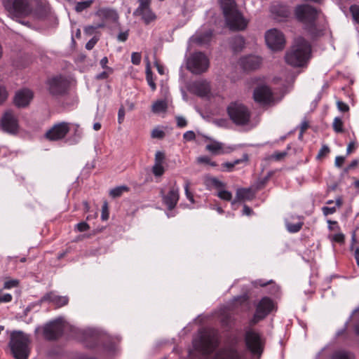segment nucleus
I'll use <instances>...</instances> for the list:
<instances>
[{"label": "nucleus", "instance_id": "43", "mask_svg": "<svg viewBox=\"0 0 359 359\" xmlns=\"http://www.w3.org/2000/svg\"><path fill=\"white\" fill-rule=\"evenodd\" d=\"M190 184H191L189 180H186L185 184H184V192H185V195H186V197L187 198V199L191 203H194V195L189 190Z\"/></svg>", "mask_w": 359, "mask_h": 359}, {"label": "nucleus", "instance_id": "35", "mask_svg": "<svg viewBox=\"0 0 359 359\" xmlns=\"http://www.w3.org/2000/svg\"><path fill=\"white\" fill-rule=\"evenodd\" d=\"M167 109V102L165 100H158L152 105V111L154 113L165 111Z\"/></svg>", "mask_w": 359, "mask_h": 359}, {"label": "nucleus", "instance_id": "4", "mask_svg": "<svg viewBox=\"0 0 359 359\" xmlns=\"http://www.w3.org/2000/svg\"><path fill=\"white\" fill-rule=\"evenodd\" d=\"M29 336L21 331H14L11 334L9 346L15 359H27L30 353Z\"/></svg>", "mask_w": 359, "mask_h": 359}, {"label": "nucleus", "instance_id": "33", "mask_svg": "<svg viewBox=\"0 0 359 359\" xmlns=\"http://www.w3.org/2000/svg\"><path fill=\"white\" fill-rule=\"evenodd\" d=\"M130 189L126 185H122L119 187H116L110 190L109 195L112 198H118L120 197L124 192L129 191Z\"/></svg>", "mask_w": 359, "mask_h": 359}, {"label": "nucleus", "instance_id": "19", "mask_svg": "<svg viewBox=\"0 0 359 359\" xmlns=\"http://www.w3.org/2000/svg\"><path fill=\"white\" fill-rule=\"evenodd\" d=\"M190 90L199 97H205L210 94V87L207 81H197L191 84Z\"/></svg>", "mask_w": 359, "mask_h": 359}, {"label": "nucleus", "instance_id": "32", "mask_svg": "<svg viewBox=\"0 0 359 359\" xmlns=\"http://www.w3.org/2000/svg\"><path fill=\"white\" fill-rule=\"evenodd\" d=\"M253 285L255 286H260V287H265L267 285H272L271 286V290L270 291V293L272 294H276L278 292V287L276 286L272 280H270L267 282L264 281V280L259 279L257 280L253 283Z\"/></svg>", "mask_w": 359, "mask_h": 359}, {"label": "nucleus", "instance_id": "45", "mask_svg": "<svg viewBox=\"0 0 359 359\" xmlns=\"http://www.w3.org/2000/svg\"><path fill=\"white\" fill-rule=\"evenodd\" d=\"M139 6L135 9V13H139L144 8H150L151 0H138Z\"/></svg>", "mask_w": 359, "mask_h": 359}, {"label": "nucleus", "instance_id": "52", "mask_svg": "<svg viewBox=\"0 0 359 359\" xmlns=\"http://www.w3.org/2000/svg\"><path fill=\"white\" fill-rule=\"evenodd\" d=\"M165 136V133L158 128H155L151 132V137L153 138L162 139Z\"/></svg>", "mask_w": 359, "mask_h": 359}, {"label": "nucleus", "instance_id": "20", "mask_svg": "<svg viewBox=\"0 0 359 359\" xmlns=\"http://www.w3.org/2000/svg\"><path fill=\"white\" fill-rule=\"evenodd\" d=\"M262 62V60L260 57L252 55L243 57L240 60L241 66L246 71L258 69L260 67Z\"/></svg>", "mask_w": 359, "mask_h": 359}, {"label": "nucleus", "instance_id": "53", "mask_svg": "<svg viewBox=\"0 0 359 359\" xmlns=\"http://www.w3.org/2000/svg\"><path fill=\"white\" fill-rule=\"evenodd\" d=\"M76 229L79 232H83L90 229V226L86 222H81L76 225Z\"/></svg>", "mask_w": 359, "mask_h": 359}, {"label": "nucleus", "instance_id": "9", "mask_svg": "<svg viewBox=\"0 0 359 359\" xmlns=\"http://www.w3.org/2000/svg\"><path fill=\"white\" fill-rule=\"evenodd\" d=\"M265 41L268 47L272 50H281L285 45V35L276 28L266 32Z\"/></svg>", "mask_w": 359, "mask_h": 359}, {"label": "nucleus", "instance_id": "29", "mask_svg": "<svg viewBox=\"0 0 359 359\" xmlns=\"http://www.w3.org/2000/svg\"><path fill=\"white\" fill-rule=\"evenodd\" d=\"M297 217L299 221L295 224L291 223L288 219L285 220L286 228L290 233H297L299 231L303 226L304 222L302 221V217L299 216H297Z\"/></svg>", "mask_w": 359, "mask_h": 359}, {"label": "nucleus", "instance_id": "37", "mask_svg": "<svg viewBox=\"0 0 359 359\" xmlns=\"http://www.w3.org/2000/svg\"><path fill=\"white\" fill-rule=\"evenodd\" d=\"M221 4V7L224 13H226L229 11L236 8L235 2L233 0H219Z\"/></svg>", "mask_w": 359, "mask_h": 359}, {"label": "nucleus", "instance_id": "44", "mask_svg": "<svg viewBox=\"0 0 359 359\" xmlns=\"http://www.w3.org/2000/svg\"><path fill=\"white\" fill-rule=\"evenodd\" d=\"M217 196L222 200L230 201L232 199V194L226 190H220Z\"/></svg>", "mask_w": 359, "mask_h": 359}, {"label": "nucleus", "instance_id": "17", "mask_svg": "<svg viewBox=\"0 0 359 359\" xmlns=\"http://www.w3.org/2000/svg\"><path fill=\"white\" fill-rule=\"evenodd\" d=\"M206 140L210 142L205 146V149L215 155L229 154L236 149V146H224L222 142H219L210 137H205Z\"/></svg>", "mask_w": 359, "mask_h": 359}, {"label": "nucleus", "instance_id": "6", "mask_svg": "<svg viewBox=\"0 0 359 359\" xmlns=\"http://www.w3.org/2000/svg\"><path fill=\"white\" fill-rule=\"evenodd\" d=\"M284 95L277 97L267 86L257 87L253 93L254 100L262 106H273L279 102Z\"/></svg>", "mask_w": 359, "mask_h": 359}, {"label": "nucleus", "instance_id": "15", "mask_svg": "<svg viewBox=\"0 0 359 359\" xmlns=\"http://www.w3.org/2000/svg\"><path fill=\"white\" fill-rule=\"evenodd\" d=\"M63 330V320L62 318H57L44 325L43 336L48 340H54L62 334Z\"/></svg>", "mask_w": 359, "mask_h": 359}, {"label": "nucleus", "instance_id": "24", "mask_svg": "<svg viewBox=\"0 0 359 359\" xmlns=\"http://www.w3.org/2000/svg\"><path fill=\"white\" fill-rule=\"evenodd\" d=\"M214 359H241V355L235 348L226 347L218 351Z\"/></svg>", "mask_w": 359, "mask_h": 359}, {"label": "nucleus", "instance_id": "61", "mask_svg": "<svg viewBox=\"0 0 359 359\" xmlns=\"http://www.w3.org/2000/svg\"><path fill=\"white\" fill-rule=\"evenodd\" d=\"M101 217L102 220H107L109 218V212L107 203H105L102 206Z\"/></svg>", "mask_w": 359, "mask_h": 359}, {"label": "nucleus", "instance_id": "58", "mask_svg": "<svg viewBox=\"0 0 359 359\" xmlns=\"http://www.w3.org/2000/svg\"><path fill=\"white\" fill-rule=\"evenodd\" d=\"M323 214L327 216L328 215H332L336 212V207H327L325 206L323 208Z\"/></svg>", "mask_w": 359, "mask_h": 359}, {"label": "nucleus", "instance_id": "3", "mask_svg": "<svg viewBox=\"0 0 359 359\" xmlns=\"http://www.w3.org/2000/svg\"><path fill=\"white\" fill-rule=\"evenodd\" d=\"M217 332L214 329L206 328L199 332L198 337L193 341L194 348L204 355H208L217 346Z\"/></svg>", "mask_w": 359, "mask_h": 359}, {"label": "nucleus", "instance_id": "41", "mask_svg": "<svg viewBox=\"0 0 359 359\" xmlns=\"http://www.w3.org/2000/svg\"><path fill=\"white\" fill-rule=\"evenodd\" d=\"M105 26L104 22H102L96 25H88L84 27V32L88 35H91L94 33L95 30L99 28H102Z\"/></svg>", "mask_w": 359, "mask_h": 359}, {"label": "nucleus", "instance_id": "30", "mask_svg": "<svg viewBox=\"0 0 359 359\" xmlns=\"http://www.w3.org/2000/svg\"><path fill=\"white\" fill-rule=\"evenodd\" d=\"M44 298L54 302L58 306H65L68 303V298L67 297H60L53 294H48L46 295Z\"/></svg>", "mask_w": 359, "mask_h": 359}, {"label": "nucleus", "instance_id": "27", "mask_svg": "<svg viewBox=\"0 0 359 359\" xmlns=\"http://www.w3.org/2000/svg\"><path fill=\"white\" fill-rule=\"evenodd\" d=\"M133 15L135 16H141L142 20L146 25H149L150 22L154 21L156 18L154 13L152 12L151 8H144L139 13H135Z\"/></svg>", "mask_w": 359, "mask_h": 359}, {"label": "nucleus", "instance_id": "39", "mask_svg": "<svg viewBox=\"0 0 359 359\" xmlns=\"http://www.w3.org/2000/svg\"><path fill=\"white\" fill-rule=\"evenodd\" d=\"M205 183L208 186L212 185L217 189L223 188L225 186V184L222 182L219 181L216 177H207Z\"/></svg>", "mask_w": 359, "mask_h": 359}, {"label": "nucleus", "instance_id": "22", "mask_svg": "<svg viewBox=\"0 0 359 359\" xmlns=\"http://www.w3.org/2000/svg\"><path fill=\"white\" fill-rule=\"evenodd\" d=\"M165 158V156L163 152L160 151L156 152L154 164L151 168L152 173L156 177H161L165 172V170L163 166Z\"/></svg>", "mask_w": 359, "mask_h": 359}, {"label": "nucleus", "instance_id": "56", "mask_svg": "<svg viewBox=\"0 0 359 359\" xmlns=\"http://www.w3.org/2000/svg\"><path fill=\"white\" fill-rule=\"evenodd\" d=\"M8 93L4 86H0V104L3 103L7 98Z\"/></svg>", "mask_w": 359, "mask_h": 359}, {"label": "nucleus", "instance_id": "11", "mask_svg": "<svg viewBox=\"0 0 359 359\" xmlns=\"http://www.w3.org/2000/svg\"><path fill=\"white\" fill-rule=\"evenodd\" d=\"M71 126L72 123L65 121L57 123L46 132L44 137L52 142L61 140L70 131Z\"/></svg>", "mask_w": 359, "mask_h": 359}, {"label": "nucleus", "instance_id": "16", "mask_svg": "<svg viewBox=\"0 0 359 359\" xmlns=\"http://www.w3.org/2000/svg\"><path fill=\"white\" fill-rule=\"evenodd\" d=\"M1 126L4 131L12 135L16 134L19 129L16 116L11 111L5 112L1 120Z\"/></svg>", "mask_w": 359, "mask_h": 359}, {"label": "nucleus", "instance_id": "40", "mask_svg": "<svg viewBox=\"0 0 359 359\" xmlns=\"http://www.w3.org/2000/svg\"><path fill=\"white\" fill-rule=\"evenodd\" d=\"M146 79L149 86L151 87L152 90H155L156 88V83H154L152 77V73L150 69L149 64L147 65L146 69Z\"/></svg>", "mask_w": 359, "mask_h": 359}, {"label": "nucleus", "instance_id": "63", "mask_svg": "<svg viewBox=\"0 0 359 359\" xmlns=\"http://www.w3.org/2000/svg\"><path fill=\"white\" fill-rule=\"evenodd\" d=\"M124 116H125V110L123 109V107H121L119 109H118V121L119 123H121L124 119Z\"/></svg>", "mask_w": 359, "mask_h": 359}, {"label": "nucleus", "instance_id": "57", "mask_svg": "<svg viewBox=\"0 0 359 359\" xmlns=\"http://www.w3.org/2000/svg\"><path fill=\"white\" fill-rule=\"evenodd\" d=\"M196 137L195 133L192 130L187 131L183 135V138L186 141H191L194 140Z\"/></svg>", "mask_w": 359, "mask_h": 359}, {"label": "nucleus", "instance_id": "54", "mask_svg": "<svg viewBox=\"0 0 359 359\" xmlns=\"http://www.w3.org/2000/svg\"><path fill=\"white\" fill-rule=\"evenodd\" d=\"M98 41V39L95 36L93 37L91 39H90L86 44V48L87 50H92L97 42Z\"/></svg>", "mask_w": 359, "mask_h": 359}, {"label": "nucleus", "instance_id": "59", "mask_svg": "<svg viewBox=\"0 0 359 359\" xmlns=\"http://www.w3.org/2000/svg\"><path fill=\"white\" fill-rule=\"evenodd\" d=\"M176 120H177V126L179 128H184L187 125V120L182 116H177L176 118Z\"/></svg>", "mask_w": 359, "mask_h": 359}, {"label": "nucleus", "instance_id": "10", "mask_svg": "<svg viewBox=\"0 0 359 359\" xmlns=\"http://www.w3.org/2000/svg\"><path fill=\"white\" fill-rule=\"evenodd\" d=\"M226 22L231 30H243L247 27L248 20L236 8L224 13Z\"/></svg>", "mask_w": 359, "mask_h": 359}, {"label": "nucleus", "instance_id": "14", "mask_svg": "<svg viewBox=\"0 0 359 359\" xmlns=\"http://www.w3.org/2000/svg\"><path fill=\"white\" fill-rule=\"evenodd\" d=\"M46 84L50 94L53 96H62L67 91V81L62 76H57L48 79Z\"/></svg>", "mask_w": 359, "mask_h": 359}, {"label": "nucleus", "instance_id": "21", "mask_svg": "<svg viewBox=\"0 0 359 359\" xmlns=\"http://www.w3.org/2000/svg\"><path fill=\"white\" fill-rule=\"evenodd\" d=\"M212 36V31L210 29L205 30H198L190 38L191 43L199 46H203L209 43Z\"/></svg>", "mask_w": 359, "mask_h": 359}, {"label": "nucleus", "instance_id": "64", "mask_svg": "<svg viewBox=\"0 0 359 359\" xmlns=\"http://www.w3.org/2000/svg\"><path fill=\"white\" fill-rule=\"evenodd\" d=\"M128 37V32H120L118 35V40L123 42L127 40Z\"/></svg>", "mask_w": 359, "mask_h": 359}, {"label": "nucleus", "instance_id": "18", "mask_svg": "<svg viewBox=\"0 0 359 359\" xmlns=\"http://www.w3.org/2000/svg\"><path fill=\"white\" fill-rule=\"evenodd\" d=\"M245 339L248 348L253 354L260 355L262 352V344L259 335L253 331H248Z\"/></svg>", "mask_w": 359, "mask_h": 359}, {"label": "nucleus", "instance_id": "49", "mask_svg": "<svg viewBox=\"0 0 359 359\" xmlns=\"http://www.w3.org/2000/svg\"><path fill=\"white\" fill-rule=\"evenodd\" d=\"M197 161L200 163L208 164L212 167L217 166L216 162L212 161L211 159L208 156H200L197 158Z\"/></svg>", "mask_w": 359, "mask_h": 359}, {"label": "nucleus", "instance_id": "2", "mask_svg": "<svg viewBox=\"0 0 359 359\" xmlns=\"http://www.w3.org/2000/svg\"><path fill=\"white\" fill-rule=\"evenodd\" d=\"M295 16L297 19L304 24V29L311 35L317 36L319 34L316 20L318 15V11L314 7L308 5H299L295 8Z\"/></svg>", "mask_w": 359, "mask_h": 359}, {"label": "nucleus", "instance_id": "8", "mask_svg": "<svg viewBox=\"0 0 359 359\" xmlns=\"http://www.w3.org/2000/svg\"><path fill=\"white\" fill-rule=\"evenodd\" d=\"M187 67L193 74H202L208 69L209 60L204 53L196 52L188 58Z\"/></svg>", "mask_w": 359, "mask_h": 359}, {"label": "nucleus", "instance_id": "7", "mask_svg": "<svg viewBox=\"0 0 359 359\" xmlns=\"http://www.w3.org/2000/svg\"><path fill=\"white\" fill-rule=\"evenodd\" d=\"M227 112L231 120L236 125H245L250 121V113L241 103H231L227 108Z\"/></svg>", "mask_w": 359, "mask_h": 359}, {"label": "nucleus", "instance_id": "62", "mask_svg": "<svg viewBox=\"0 0 359 359\" xmlns=\"http://www.w3.org/2000/svg\"><path fill=\"white\" fill-rule=\"evenodd\" d=\"M344 161H345V157L341 156H338L335 158L334 165L337 168H340V167H341V165H343Z\"/></svg>", "mask_w": 359, "mask_h": 359}, {"label": "nucleus", "instance_id": "46", "mask_svg": "<svg viewBox=\"0 0 359 359\" xmlns=\"http://www.w3.org/2000/svg\"><path fill=\"white\" fill-rule=\"evenodd\" d=\"M287 154V152L284 151H275L273 154L269 156L270 160H274L276 161H280L283 159Z\"/></svg>", "mask_w": 359, "mask_h": 359}, {"label": "nucleus", "instance_id": "12", "mask_svg": "<svg viewBox=\"0 0 359 359\" xmlns=\"http://www.w3.org/2000/svg\"><path fill=\"white\" fill-rule=\"evenodd\" d=\"M274 304L269 297H263L256 306L255 313L250 321L252 325L263 320L273 309Z\"/></svg>", "mask_w": 359, "mask_h": 359}, {"label": "nucleus", "instance_id": "38", "mask_svg": "<svg viewBox=\"0 0 359 359\" xmlns=\"http://www.w3.org/2000/svg\"><path fill=\"white\" fill-rule=\"evenodd\" d=\"M244 39L241 36H236L233 39L232 48L235 50H241L244 47Z\"/></svg>", "mask_w": 359, "mask_h": 359}, {"label": "nucleus", "instance_id": "50", "mask_svg": "<svg viewBox=\"0 0 359 359\" xmlns=\"http://www.w3.org/2000/svg\"><path fill=\"white\" fill-rule=\"evenodd\" d=\"M330 152V148L327 145H323L318 151L317 155L318 159L325 157Z\"/></svg>", "mask_w": 359, "mask_h": 359}, {"label": "nucleus", "instance_id": "31", "mask_svg": "<svg viewBox=\"0 0 359 359\" xmlns=\"http://www.w3.org/2000/svg\"><path fill=\"white\" fill-rule=\"evenodd\" d=\"M94 2L95 0H86L76 2L74 10L76 13H80L89 8Z\"/></svg>", "mask_w": 359, "mask_h": 359}, {"label": "nucleus", "instance_id": "36", "mask_svg": "<svg viewBox=\"0 0 359 359\" xmlns=\"http://www.w3.org/2000/svg\"><path fill=\"white\" fill-rule=\"evenodd\" d=\"M353 355L351 352L337 351L333 353L332 359H353Z\"/></svg>", "mask_w": 359, "mask_h": 359}, {"label": "nucleus", "instance_id": "13", "mask_svg": "<svg viewBox=\"0 0 359 359\" xmlns=\"http://www.w3.org/2000/svg\"><path fill=\"white\" fill-rule=\"evenodd\" d=\"M160 195L162 197L163 204L166 205L168 210H172L176 207L180 199V188L176 181L171 184L167 194L165 193L163 189H161Z\"/></svg>", "mask_w": 359, "mask_h": 359}, {"label": "nucleus", "instance_id": "55", "mask_svg": "<svg viewBox=\"0 0 359 359\" xmlns=\"http://www.w3.org/2000/svg\"><path fill=\"white\" fill-rule=\"evenodd\" d=\"M13 297L9 293H6L2 295H0V304L1 303H8L12 301Z\"/></svg>", "mask_w": 359, "mask_h": 359}, {"label": "nucleus", "instance_id": "26", "mask_svg": "<svg viewBox=\"0 0 359 359\" xmlns=\"http://www.w3.org/2000/svg\"><path fill=\"white\" fill-rule=\"evenodd\" d=\"M271 12L277 19L287 18L290 15L287 6L280 4H274L271 6Z\"/></svg>", "mask_w": 359, "mask_h": 359}, {"label": "nucleus", "instance_id": "60", "mask_svg": "<svg viewBox=\"0 0 359 359\" xmlns=\"http://www.w3.org/2000/svg\"><path fill=\"white\" fill-rule=\"evenodd\" d=\"M337 104L338 109L341 111L346 112L349 109L348 106L342 101H338Z\"/></svg>", "mask_w": 359, "mask_h": 359}, {"label": "nucleus", "instance_id": "5", "mask_svg": "<svg viewBox=\"0 0 359 359\" xmlns=\"http://www.w3.org/2000/svg\"><path fill=\"white\" fill-rule=\"evenodd\" d=\"M2 4L12 17L23 18L32 13L38 0H2Z\"/></svg>", "mask_w": 359, "mask_h": 359}, {"label": "nucleus", "instance_id": "48", "mask_svg": "<svg viewBox=\"0 0 359 359\" xmlns=\"http://www.w3.org/2000/svg\"><path fill=\"white\" fill-rule=\"evenodd\" d=\"M18 284L19 280L17 279L8 280L4 282V289L8 290L13 287H15L18 285Z\"/></svg>", "mask_w": 359, "mask_h": 359}, {"label": "nucleus", "instance_id": "23", "mask_svg": "<svg viewBox=\"0 0 359 359\" xmlns=\"http://www.w3.org/2000/svg\"><path fill=\"white\" fill-rule=\"evenodd\" d=\"M32 98V92L29 89H23L16 93L14 102L18 107H25L29 104Z\"/></svg>", "mask_w": 359, "mask_h": 359}, {"label": "nucleus", "instance_id": "28", "mask_svg": "<svg viewBox=\"0 0 359 359\" xmlns=\"http://www.w3.org/2000/svg\"><path fill=\"white\" fill-rule=\"evenodd\" d=\"M253 195L250 189H238L236 191V198L231 202L234 205L238 201L250 200Z\"/></svg>", "mask_w": 359, "mask_h": 359}, {"label": "nucleus", "instance_id": "25", "mask_svg": "<svg viewBox=\"0 0 359 359\" xmlns=\"http://www.w3.org/2000/svg\"><path fill=\"white\" fill-rule=\"evenodd\" d=\"M95 15L101 18L103 22L104 20H109L114 22L118 20L117 12L114 9L109 8H100L95 13Z\"/></svg>", "mask_w": 359, "mask_h": 359}, {"label": "nucleus", "instance_id": "34", "mask_svg": "<svg viewBox=\"0 0 359 359\" xmlns=\"http://www.w3.org/2000/svg\"><path fill=\"white\" fill-rule=\"evenodd\" d=\"M248 156L247 154H244L243 156V158L241 159H236L233 162H226L223 163V167L226 168V170L229 172L232 171L233 167L242 162L248 161Z\"/></svg>", "mask_w": 359, "mask_h": 359}, {"label": "nucleus", "instance_id": "1", "mask_svg": "<svg viewBox=\"0 0 359 359\" xmlns=\"http://www.w3.org/2000/svg\"><path fill=\"white\" fill-rule=\"evenodd\" d=\"M311 53L309 43L302 37L294 39L285 55V62L294 67H303L308 62Z\"/></svg>", "mask_w": 359, "mask_h": 359}, {"label": "nucleus", "instance_id": "51", "mask_svg": "<svg viewBox=\"0 0 359 359\" xmlns=\"http://www.w3.org/2000/svg\"><path fill=\"white\" fill-rule=\"evenodd\" d=\"M142 56L140 53L133 52L131 55V62L135 65H138L141 62Z\"/></svg>", "mask_w": 359, "mask_h": 359}, {"label": "nucleus", "instance_id": "47", "mask_svg": "<svg viewBox=\"0 0 359 359\" xmlns=\"http://www.w3.org/2000/svg\"><path fill=\"white\" fill-rule=\"evenodd\" d=\"M350 11L353 20L359 24V6L356 5L351 6L350 7Z\"/></svg>", "mask_w": 359, "mask_h": 359}, {"label": "nucleus", "instance_id": "42", "mask_svg": "<svg viewBox=\"0 0 359 359\" xmlns=\"http://www.w3.org/2000/svg\"><path fill=\"white\" fill-rule=\"evenodd\" d=\"M343 121L341 118L335 117L333 121V129L336 133L343 132Z\"/></svg>", "mask_w": 359, "mask_h": 359}]
</instances>
